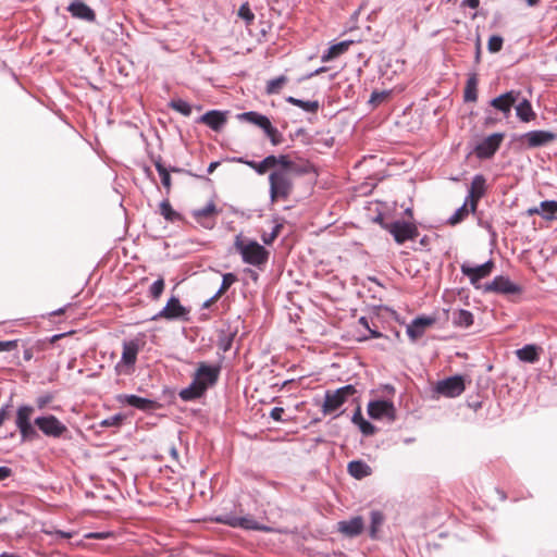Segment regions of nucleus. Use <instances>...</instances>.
Returning a JSON list of instances; mask_svg holds the SVG:
<instances>
[{
  "label": "nucleus",
  "mask_w": 557,
  "mask_h": 557,
  "mask_svg": "<svg viewBox=\"0 0 557 557\" xmlns=\"http://www.w3.org/2000/svg\"><path fill=\"white\" fill-rule=\"evenodd\" d=\"M299 173L296 163L287 156V164L278 165L269 175L270 199L272 202L278 199L286 200L293 193L294 174Z\"/></svg>",
  "instance_id": "f257e3e1"
},
{
  "label": "nucleus",
  "mask_w": 557,
  "mask_h": 557,
  "mask_svg": "<svg viewBox=\"0 0 557 557\" xmlns=\"http://www.w3.org/2000/svg\"><path fill=\"white\" fill-rule=\"evenodd\" d=\"M234 246L245 263L259 267L268 261L269 251L256 240L246 243L242 235H237Z\"/></svg>",
  "instance_id": "f03ea898"
},
{
  "label": "nucleus",
  "mask_w": 557,
  "mask_h": 557,
  "mask_svg": "<svg viewBox=\"0 0 557 557\" xmlns=\"http://www.w3.org/2000/svg\"><path fill=\"white\" fill-rule=\"evenodd\" d=\"M34 411L35 408L29 405H22L16 410L15 424L22 441H32L38 437V433L30 421Z\"/></svg>",
  "instance_id": "7ed1b4c3"
},
{
  "label": "nucleus",
  "mask_w": 557,
  "mask_h": 557,
  "mask_svg": "<svg viewBox=\"0 0 557 557\" xmlns=\"http://www.w3.org/2000/svg\"><path fill=\"white\" fill-rule=\"evenodd\" d=\"M235 162L243 163L248 165L250 169L255 170L259 175L265 174L269 170H275L278 165L287 164V154L274 156L270 154L265 157L262 161L256 162L252 160H246L243 157L235 158Z\"/></svg>",
  "instance_id": "20e7f679"
},
{
  "label": "nucleus",
  "mask_w": 557,
  "mask_h": 557,
  "mask_svg": "<svg viewBox=\"0 0 557 557\" xmlns=\"http://www.w3.org/2000/svg\"><path fill=\"white\" fill-rule=\"evenodd\" d=\"M34 424L49 437L58 438L67 432L66 425L52 414L37 417Z\"/></svg>",
  "instance_id": "39448f33"
},
{
  "label": "nucleus",
  "mask_w": 557,
  "mask_h": 557,
  "mask_svg": "<svg viewBox=\"0 0 557 557\" xmlns=\"http://www.w3.org/2000/svg\"><path fill=\"white\" fill-rule=\"evenodd\" d=\"M466 389L465 379L461 375H454L436 383L434 391L447 398L461 395Z\"/></svg>",
  "instance_id": "423d86ee"
},
{
  "label": "nucleus",
  "mask_w": 557,
  "mask_h": 557,
  "mask_svg": "<svg viewBox=\"0 0 557 557\" xmlns=\"http://www.w3.org/2000/svg\"><path fill=\"white\" fill-rule=\"evenodd\" d=\"M384 228L394 236V239L397 244H403L406 240L414 239L419 235L417 226L406 221H395L385 224Z\"/></svg>",
  "instance_id": "0eeeda50"
},
{
  "label": "nucleus",
  "mask_w": 557,
  "mask_h": 557,
  "mask_svg": "<svg viewBox=\"0 0 557 557\" xmlns=\"http://www.w3.org/2000/svg\"><path fill=\"white\" fill-rule=\"evenodd\" d=\"M504 133H494L486 138H484L480 144L474 148V152L480 159H490L500 147L504 140Z\"/></svg>",
  "instance_id": "6e6552de"
},
{
  "label": "nucleus",
  "mask_w": 557,
  "mask_h": 557,
  "mask_svg": "<svg viewBox=\"0 0 557 557\" xmlns=\"http://www.w3.org/2000/svg\"><path fill=\"white\" fill-rule=\"evenodd\" d=\"M494 269V262L492 260L486 261L480 265H470L469 263H462L460 267L461 273L470 280V283L478 287L479 282L482 278L487 277Z\"/></svg>",
  "instance_id": "1a4fd4ad"
},
{
  "label": "nucleus",
  "mask_w": 557,
  "mask_h": 557,
  "mask_svg": "<svg viewBox=\"0 0 557 557\" xmlns=\"http://www.w3.org/2000/svg\"><path fill=\"white\" fill-rule=\"evenodd\" d=\"M557 138V134L549 131H531L521 136V140L528 148H539L546 146Z\"/></svg>",
  "instance_id": "9d476101"
},
{
  "label": "nucleus",
  "mask_w": 557,
  "mask_h": 557,
  "mask_svg": "<svg viewBox=\"0 0 557 557\" xmlns=\"http://www.w3.org/2000/svg\"><path fill=\"white\" fill-rule=\"evenodd\" d=\"M188 313L187 309L183 307L180 302V299L175 296H172L163 309L158 312L152 319H165V320H175L180 318H184Z\"/></svg>",
  "instance_id": "9b49d317"
},
{
  "label": "nucleus",
  "mask_w": 557,
  "mask_h": 557,
  "mask_svg": "<svg viewBox=\"0 0 557 557\" xmlns=\"http://www.w3.org/2000/svg\"><path fill=\"white\" fill-rule=\"evenodd\" d=\"M219 211L213 201H209L203 208L193 211V216L202 227L211 230L215 225Z\"/></svg>",
  "instance_id": "f8f14e48"
},
{
  "label": "nucleus",
  "mask_w": 557,
  "mask_h": 557,
  "mask_svg": "<svg viewBox=\"0 0 557 557\" xmlns=\"http://www.w3.org/2000/svg\"><path fill=\"white\" fill-rule=\"evenodd\" d=\"M368 413L372 419L387 418L391 421L395 420V407L393 403L387 400L370 401L368 405Z\"/></svg>",
  "instance_id": "ddd939ff"
},
{
  "label": "nucleus",
  "mask_w": 557,
  "mask_h": 557,
  "mask_svg": "<svg viewBox=\"0 0 557 557\" xmlns=\"http://www.w3.org/2000/svg\"><path fill=\"white\" fill-rule=\"evenodd\" d=\"M220 369L218 367L208 366L201 362L194 375V380L197 383H202L206 386V391L214 385L219 379Z\"/></svg>",
  "instance_id": "4468645a"
},
{
  "label": "nucleus",
  "mask_w": 557,
  "mask_h": 557,
  "mask_svg": "<svg viewBox=\"0 0 557 557\" xmlns=\"http://www.w3.org/2000/svg\"><path fill=\"white\" fill-rule=\"evenodd\" d=\"M484 290L500 294H518L521 289L508 277L500 275L496 276L490 284H486Z\"/></svg>",
  "instance_id": "2eb2a0df"
},
{
  "label": "nucleus",
  "mask_w": 557,
  "mask_h": 557,
  "mask_svg": "<svg viewBox=\"0 0 557 557\" xmlns=\"http://www.w3.org/2000/svg\"><path fill=\"white\" fill-rule=\"evenodd\" d=\"M66 10L70 12V14L77 20H82L88 23H92L96 21V13L95 11L84 3L82 0H73Z\"/></svg>",
  "instance_id": "dca6fc26"
},
{
  "label": "nucleus",
  "mask_w": 557,
  "mask_h": 557,
  "mask_svg": "<svg viewBox=\"0 0 557 557\" xmlns=\"http://www.w3.org/2000/svg\"><path fill=\"white\" fill-rule=\"evenodd\" d=\"M198 122L209 126L211 129L215 132H219L226 124L227 116L225 112L211 110L201 115Z\"/></svg>",
  "instance_id": "f3484780"
},
{
  "label": "nucleus",
  "mask_w": 557,
  "mask_h": 557,
  "mask_svg": "<svg viewBox=\"0 0 557 557\" xmlns=\"http://www.w3.org/2000/svg\"><path fill=\"white\" fill-rule=\"evenodd\" d=\"M485 178L483 175H475L472 180L469 195L466 200L470 203L472 212L475 211L479 199L485 193Z\"/></svg>",
  "instance_id": "a211bd4d"
},
{
  "label": "nucleus",
  "mask_w": 557,
  "mask_h": 557,
  "mask_svg": "<svg viewBox=\"0 0 557 557\" xmlns=\"http://www.w3.org/2000/svg\"><path fill=\"white\" fill-rule=\"evenodd\" d=\"M433 323V318L418 317L407 326V334L411 341H417Z\"/></svg>",
  "instance_id": "6ab92c4d"
},
{
  "label": "nucleus",
  "mask_w": 557,
  "mask_h": 557,
  "mask_svg": "<svg viewBox=\"0 0 557 557\" xmlns=\"http://www.w3.org/2000/svg\"><path fill=\"white\" fill-rule=\"evenodd\" d=\"M517 96H518V92H516L513 90L505 92V94L494 98L491 101V106L494 107L496 110L500 111L502 113H504L505 116H508L511 111L512 106L517 101Z\"/></svg>",
  "instance_id": "aec40b11"
},
{
  "label": "nucleus",
  "mask_w": 557,
  "mask_h": 557,
  "mask_svg": "<svg viewBox=\"0 0 557 557\" xmlns=\"http://www.w3.org/2000/svg\"><path fill=\"white\" fill-rule=\"evenodd\" d=\"M337 525L338 531L349 537L359 535L364 528L361 517H354L350 520L339 521Z\"/></svg>",
  "instance_id": "412c9836"
},
{
  "label": "nucleus",
  "mask_w": 557,
  "mask_h": 557,
  "mask_svg": "<svg viewBox=\"0 0 557 557\" xmlns=\"http://www.w3.org/2000/svg\"><path fill=\"white\" fill-rule=\"evenodd\" d=\"M218 522L228 524L231 527H240L247 530H261L262 528L250 518H238V517H219L216 518Z\"/></svg>",
  "instance_id": "4be33fe9"
},
{
  "label": "nucleus",
  "mask_w": 557,
  "mask_h": 557,
  "mask_svg": "<svg viewBox=\"0 0 557 557\" xmlns=\"http://www.w3.org/2000/svg\"><path fill=\"white\" fill-rule=\"evenodd\" d=\"M138 350L139 347L136 342H125L123 344L122 358L117 367H121L122 364L127 367L134 366L137 359Z\"/></svg>",
  "instance_id": "5701e85b"
},
{
  "label": "nucleus",
  "mask_w": 557,
  "mask_h": 557,
  "mask_svg": "<svg viewBox=\"0 0 557 557\" xmlns=\"http://www.w3.org/2000/svg\"><path fill=\"white\" fill-rule=\"evenodd\" d=\"M346 400L336 391H326L322 411L329 414L337 410Z\"/></svg>",
  "instance_id": "b1692460"
},
{
  "label": "nucleus",
  "mask_w": 557,
  "mask_h": 557,
  "mask_svg": "<svg viewBox=\"0 0 557 557\" xmlns=\"http://www.w3.org/2000/svg\"><path fill=\"white\" fill-rule=\"evenodd\" d=\"M541 351V347L530 344L518 349L516 355L523 362L534 363L539 361Z\"/></svg>",
  "instance_id": "393cba45"
},
{
  "label": "nucleus",
  "mask_w": 557,
  "mask_h": 557,
  "mask_svg": "<svg viewBox=\"0 0 557 557\" xmlns=\"http://www.w3.org/2000/svg\"><path fill=\"white\" fill-rule=\"evenodd\" d=\"M121 399L128 406H132L144 411H149L153 409L156 405L153 400L139 397L137 395H124L123 398Z\"/></svg>",
  "instance_id": "a878e982"
},
{
  "label": "nucleus",
  "mask_w": 557,
  "mask_h": 557,
  "mask_svg": "<svg viewBox=\"0 0 557 557\" xmlns=\"http://www.w3.org/2000/svg\"><path fill=\"white\" fill-rule=\"evenodd\" d=\"M206 392V386L202 383H197L194 379L190 385L180 392V397L183 400L189 401L201 397Z\"/></svg>",
  "instance_id": "bb28decb"
},
{
  "label": "nucleus",
  "mask_w": 557,
  "mask_h": 557,
  "mask_svg": "<svg viewBox=\"0 0 557 557\" xmlns=\"http://www.w3.org/2000/svg\"><path fill=\"white\" fill-rule=\"evenodd\" d=\"M238 119L242 121L251 123V124L262 128L263 131H265L267 127H269L270 123H271L270 120L265 115L260 114L256 111L244 112L238 115Z\"/></svg>",
  "instance_id": "cd10ccee"
},
{
  "label": "nucleus",
  "mask_w": 557,
  "mask_h": 557,
  "mask_svg": "<svg viewBox=\"0 0 557 557\" xmlns=\"http://www.w3.org/2000/svg\"><path fill=\"white\" fill-rule=\"evenodd\" d=\"M347 470L348 473L357 480L363 479L371 474V468L361 460L350 461L347 466Z\"/></svg>",
  "instance_id": "c85d7f7f"
},
{
  "label": "nucleus",
  "mask_w": 557,
  "mask_h": 557,
  "mask_svg": "<svg viewBox=\"0 0 557 557\" xmlns=\"http://www.w3.org/2000/svg\"><path fill=\"white\" fill-rule=\"evenodd\" d=\"M351 45L350 40L341 41L338 44H335L331 46L321 57L322 62H330L344 52H346Z\"/></svg>",
  "instance_id": "c756f323"
},
{
  "label": "nucleus",
  "mask_w": 557,
  "mask_h": 557,
  "mask_svg": "<svg viewBox=\"0 0 557 557\" xmlns=\"http://www.w3.org/2000/svg\"><path fill=\"white\" fill-rule=\"evenodd\" d=\"M451 322L459 327H469L473 324V314L465 309H458L451 313Z\"/></svg>",
  "instance_id": "7c9ffc66"
},
{
  "label": "nucleus",
  "mask_w": 557,
  "mask_h": 557,
  "mask_svg": "<svg viewBox=\"0 0 557 557\" xmlns=\"http://www.w3.org/2000/svg\"><path fill=\"white\" fill-rule=\"evenodd\" d=\"M517 116L522 122H530L535 119V112L532 109V106L529 100L524 99L516 107Z\"/></svg>",
  "instance_id": "2f4dec72"
},
{
  "label": "nucleus",
  "mask_w": 557,
  "mask_h": 557,
  "mask_svg": "<svg viewBox=\"0 0 557 557\" xmlns=\"http://www.w3.org/2000/svg\"><path fill=\"white\" fill-rule=\"evenodd\" d=\"M352 422L359 426L361 433L366 436L372 435L375 432L374 425L363 419L359 408L352 416Z\"/></svg>",
  "instance_id": "473e14b6"
},
{
  "label": "nucleus",
  "mask_w": 557,
  "mask_h": 557,
  "mask_svg": "<svg viewBox=\"0 0 557 557\" xmlns=\"http://www.w3.org/2000/svg\"><path fill=\"white\" fill-rule=\"evenodd\" d=\"M286 101L293 106H296L302 110H305L306 112H310V113H315L318 110H319V102L317 100H313V101H305V100H300V99H297L295 97H287L286 98Z\"/></svg>",
  "instance_id": "72a5a7b5"
},
{
  "label": "nucleus",
  "mask_w": 557,
  "mask_h": 557,
  "mask_svg": "<svg viewBox=\"0 0 557 557\" xmlns=\"http://www.w3.org/2000/svg\"><path fill=\"white\" fill-rule=\"evenodd\" d=\"M288 82L285 75L275 77L267 83L265 91L268 95H275L281 91L283 86Z\"/></svg>",
  "instance_id": "f704fd0d"
},
{
  "label": "nucleus",
  "mask_w": 557,
  "mask_h": 557,
  "mask_svg": "<svg viewBox=\"0 0 557 557\" xmlns=\"http://www.w3.org/2000/svg\"><path fill=\"white\" fill-rule=\"evenodd\" d=\"M541 215L546 220H552L557 213V201L545 200L541 202Z\"/></svg>",
  "instance_id": "c9c22d12"
},
{
  "label": "nucleus",
  "mask_w": 557,
  "mask_h": 557,
  "mask_svg": "<svg viewBox=\"0 0 557 557\" xmlns=\"http://www.w3.org/2000/svg\"><path fill=\"white\" fill-rule=\"evenodd\" d=\"M476 77L473 75L468 78L467 85L465 88V100L466 101H475L478 94H476Z\"/></svg>",
  "instance_id": "e433bc0d"
},
{
  "label": "nucleus",
  "mask_w": 557,
  "mask_h": 557,
  "mask_svg": "<svg viewBox=\"0 0 557 557\" xmlns=\"http://www.w3.org/2000/svg\"><path fill=\"white\" fill-rule=\"evenodd\" d=\"M169 106H170V108H172L173 110L180 112L184 116H189L191 114V107H190V104L187 101L183 100V99H173L169 103Z\"/></svg>",
  "instance_id": "4c0bfd02"
},
{
  "label": "nucleus",
  "mask_w": 557,
  "mask_h": 557,
  "mask_svg": "<svg viewBox=\"0 0 557 557\" xmlns=\"http://www.w3.org/2000/svg\"><path fill=\"white\" fill-rule=\"evenodd\" d=\"M384 517L383 515L377 511H371V527H370V536L374 539L376 536V533L380 529V527L383 524Z\"/></svg>",
  "instance_id": "58836bf2"
},
{
  "label": "nucleus",
  "mask_w": 557,
  "mask_h": 557,
  "mask_svg": "<svg viewBox=\"0 0 557 557\" xmlns=\"http://www.w3.org/2000/svg\"><path fill=\"white\" fill-rule=\"evenodd\" d=\"M234 334L231 332L222 331L219 335L218 346L224 352L230 350L233 344Z\"/></svg>",
  "instance_id": "ea45409f"
},
{
  "label": "nucleus",
  "mask_w": 557,
  "mask_h": 557,
  "mask_svg": "<svg viewBox=\"0 0 557 557\" xmlns=\"http://www.w3.org/2000/svg\"><path fill=\"white\" fill-rule=\"evenodd\" d=\"M468 205L470 203L468 202V200H466L465 203L459 209H457L456 212L449 218L448 223L450 225L458 224L468 215Z\"/></svg>",
  "instance_id": "a19ab883"
},
{
  "label": "nucleus",
  "mask_w": 557,
  "mask_h": 557,
  "mask_svg": "<svg viewBox=\"0 0 557 557\" xmlns=\"http://www.w3.org/2000/svg\"><path fill=\"white\" fill-rule=\"evenodd\" d=\"M160 213L164 216L165 220L171 222L178 218V213L173 210L171 203L168 200H163L160 203Z\"/></svg>",
  "instance_id": "79ce46f5"
},
{
  "label": "nucleus",
  "mask_w": 557,
  "mask_h": 557,
  "mask_svg": "<svg viewBox=\"0 0 557 557\" xmlns=\"http://www.w3.org/2000/svg\"><path fill=\"white\" fill-rule=\"evenodd\" d=\"M154 165L161 177L162 185L169 191L171 189V176L169 171L163 166V164L160 161H157Z\"/></svg>",
  "instance_id": "37998d69"
},
{
  "label": "nucleus",
  "mask_w": 557,
  "mask_h": 557,
  "mask_svg": "<svg viewBox=\"0 0 557 557\" xmlns=\"http://www.w3.org/2000/svg\"><path fill=\"white\" fill-rule=\"evenodd\" d=\"M237 281V277L233 273H225L223 274L222 284L216 292V296H222L235 282Z\"/></svg>",
  "instance_id": "c03bdc74"
},
{
  "label": "nucleus",
  "mask_w": 557,
  "mask_h": 557,
  "mask_svg": "<svg viewBox=\"0 0 557 557\" xmlns=\"http://www.w3.org/2000/svg\"><path fill=\"white\" fill-rule=\"evenodd\" d=\"M165 283L163 277L158 278L149 288V295L152 299H159L164 290Z\"/></svg>",
  "instance_id": "a18cd8bd"
},
{
  "label": "nucleus",
  "mask_w": 557,
  "mask_h": 557,
  "mask_svg": "<svg viewBox=\"0 0 557 557\" xmlns=\"http://www.w3.org/2000/svg\"><path fill=\"white\" fill-rule=\"evenodd\" d=\"M264 133L271 140L272 145L277 146L283 143V135L271 123H270V126L267 127Z\"/></svg>",
  "instance_id": "49530a36"
},
{
  "label": "nucleus",
  "mask_w": 557,
  "mask_h": 557,
  "mask_svg": "<svg viewBox=\"0 0 557 557\" xmlns=\"http://www.w3.org/2000/svg\"><path fill=\"white\" fill-rule=\"evenodd\" d=\"M503 38L498 35H493L488 39L487 48L488 51L492 53H496L502 50L503 47Z\"/></svg>",
  "instance_id": "de8ad7c7"
},
{
  "label": "nucleus",
  "mask_w": 557,
  "mask_h": 557,
  "mask_svg": "<svg viewBox=\"0 0 557 557\" xmlns=\"http://www.w3.org/2000/svg\"><path fill=\"white\" fill-rule=\"evenodd\" d=\"M53 399H54L53 394H51V393L42 394L36 398V407L39 410H42V409L47 408L53 401Z\"/></svg>",
  "instance_id": "09e8293b"
},
{
  "label": "nucleus",
  "mask_w": 557,
  "mask_h": 557,
  "mask_svg": "<svg viewBox=\"0 0 557 557\" xmlns=\"http://www.w3.org/2000/svg\"><path fill=\"white\" fill-rule=\"evenodd\" d=\"M238 16L245 20L248 24H250L255 20V14L250 10L248 3H244L240 5L238 10Z\"/></svg>",
  "instance_id": "8fccbe9b"
},
{
  "label": "nucleus",
  "mask_w": 557,
  "mask_h": 557,
  "mask_svg": "<svg viewBox=\"0 0 557 557\" xmlns=\"http://www.w3.org/2000/svg\"><path fill=\"white\" fill-rule=\"evenodd\" d=\"M280 231H281V225L280 224H276L272 232L271 233H263L261 238L263 240L264 244L267 245H270L271 243H273L275 240V238L278 236L280 234Z\"/></svg>",
  "instance_id": "3c124183"
},
{
  "label": "nucleus",
  "mask_w": 557,
  "mask_h": 557,
  "mask_svg": "<svg viewBox=\"0 0 557 557\" xmlns=\"http://www.w3.org/2000/svg\"><path fill=\"white\" fill-rule=\"evenodd\" d=\"M42 349H44V344H42V343H40V342H37V343H36L34 346H32V347L25 348V350H24V355H23L24 360H26V361L32 360V359H33V357H34V352H35V351H40V350H42Z\"/></svg>",
  "instance_id": "603ef678"
},
{
  "label": "nucleus",
  "mask_w": 557,
  "mask_h": 557,
  "mask_svg": "<svg viewBox=\"0 0 557 557\" xmlns=\"http://www.w3.org/2000/svg\"><path fill=\"white\" fill-rule=\"evenodd\" d=\"M336 392L343 396L345 400L348 399V397L354 396L357 393V389L354 385H345L341 388H337Z\"/></svg>",
  "instance_id": "864d4df0"
},
{
  "label": "nucleus",
  "mask_w": 557,
  "mask_h": 557,
  "mask_svg": "<svg viewBox=\"0 0 557 557\" xmlns=\"http://www.w3.org/2000/svg\"><path fill=\"white\" fill-rule=\"evenodd\" d=\"M123 421V417L121 414H115L113 417H110L108 419H104L101 422L102 426H117Z\"/></svg>",
  "instance_id": "5fc2aeb1"
},
{
  "label": "nucleus",
  "mask_w": 557,
  "mask_h": 557,
  "mask_svg": "<svg viewBox=\"0 0 557 557\" xmlns=\"http://www.w3.org/2000/svg\"><path fill=\"white\" fill-rule=\"evenodd\" d=\"M284 414V409L281 407H274L270 411V417L275 421H282Z\"/></svg>",
  "instance_id": "6e6d98bb"
},
{
  "label": "nucleus",
  "mask_w": 557,
  "mask_h": 557,
  "mask_svg": "<svg viewBox=\"0 0 557 557\" xmlns=\"http://www.w3.org/2000/svg\"><path fill=\"white\" fill-rule=\"evenodd\" d=\"M17 346V341L0 342V351H9Z\"/></svg>",
  "instance_id": "4d7b16f0"
},
{
  "label": "nucleus",
  "mask_w": 557,
  "mask_h": 557,
  "mask_svg": "<svg viewBox=\"0 0 557 557\" xmlns=\"http://www.w3.org/2000/svg\"><path fill=\"white\" fill-rule=\"evenodd\" d=\"M10 407H11L10 405H5V406L0 408V426L3 424V422L9 417V409H10Z\"/></svg>",
  "instance_id": "13d9d810"
},
{
  "label": "nucleus",
  "mask_w": 557,
  "mask_h": 557,
  "mask_svg": "<svg viewBox=\"0 0 557 557\" xmlns=\"http://www.w3.org/2000/svg\"><path fill=\"white\" fill-rule=\"evenodd\" d=\"M12 475V469L9 467H0V481H3Z\"/></svg>",
  "instance_id": "bf43d9fd"
},
{
  "label": "nucleus",
  "mask_w": 557,
  "mask_h": 557,
  "mask_svg": "<svg viewBox=\"0 0 557 557\" xmlns=\"http://www.w3.org/2000/svg\"><path fill=\"white\" fill-rule=\"evenodd\" d=\"M109 535H110L109 533H104V532H95V533L87 534L86 537L103 540V539H107Z\"/></svg>",
  "instance_id": "052dcab7"
},
{
  "label": "nucleus",
  "mask_w": 557,
  "mask_h": 557,
  "mask_svg": "<svg viewBox=\"0 0 557 557\" xmlns=\"http://www.w3.org/2000/svg\"><path fill=\"white\" fill-rule=\"evenodd\" d=\"M220 298V296H216V293L211 297L209 298L208 300H206L202 305V308H210L218 299Z\"/></svg>",
  "instance_id": "680f3d73"
},
{
  "label": "nucleus",
  "mask_w": 557,
  "mask_h": 557,
  "mask_svg": "<svg viewBox=\"0 0 557 557\" xmlns=\"http://www.w3.org/2000/svg\"><path fill=\"white\" fill-rule=\"evenodd\" d=\"M462 4L471 9H476L480 4V0H463Z\"/></svg>",
  "instance_id": "e2e57ef3"
},
{
  "label": "nucleus",
  "mask_w": 557,
  "mask_h": 557,
  "mask_svg": "<svg viewBox=\"0 0 557 557\" xmlns=\"http://www.w3.org/2000/svg\"><path fill=\"white\" fill-rule=\"evenodd\" d=\"M325 71H326V67H324V66L319 67V69H317L314 72H312V73H310L309 75H307V78H310V77H313V76H315V75H319V74H321V73H323V72H325Z\"/></svg>",
  "instance_id": "0e129e2a"
},
{
  "label": "nucleus",
  "mask_w": 557,
  "mask_h": 557,
  "mask_svg": "<svg viewBox=\"0 0 557 557\" xmlns=\"http://www.w3.org/2000/svg\"><path fill=\"white\" fill-rule=\"evenodd\" d=\"M528 212H529L530 215H533V214H540L541 215V212H542L541 206L539 208L537 207L530 208L528 210Z\"/></svg>",
  "instance_id": "69168bd1"
},
{
  "label": "nucleus",
  "mask_w": 557,
  "mask_h": 557,
  "mask_svg": "<svg viewBox=\"0 0 557 557\" xmlns=\"http://www.w3.org/2000/svg\"><path fill=\"white\" fill-rule=\"evenodd\" d=\"M218 165H219V162H216V161L215 162H211L209 164V166H208V173L209 174L213 173V171L218 168Z\"/></svg>",
  "instance_id": "338daca9"
},
{
  "label": "nucleus",
  "mask_w": 557,
  "mask_h": 557,
  "mask_svg": "<svg viewBox=\"0 0 557 557\" xmlns=\"http://www.w3.org/2000/svg\"><path fill=\"white\" fill-rule=\"evenodd\" d=\"M57 533H58L60 536L65 537V539H70V537L72 536V534H71V533H69V532L58 531Z\"/></svg>",
  "instance_id": "774afa93"
}]
</instances>
